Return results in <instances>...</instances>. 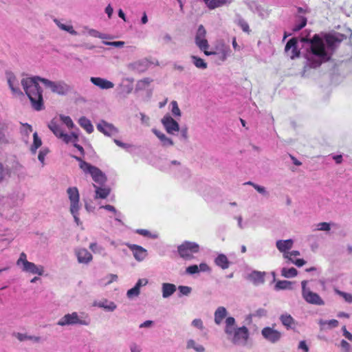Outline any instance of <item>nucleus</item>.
<instances>
[{"instance_id":"obj_1","label":"nucleus","mask_w":352,"mask_h":352,"mask_svg":"<svg viewBox=\"0 0 352 352\" xmlns=\"http://www.w3.org/2000/svg\"><path fill=\"white\" fill-rule=\"evenodd\" d=\"M345 38L344 34L338 32L326 34L324 38L317 34L311 39L302 38V41L307 43L309 46L305 55V67L316 68L322 63L329 60L333 52Z\"/></svg>"},{"instance_id":"obj_2","label":"nucleus","mask_w":352,"mask_h":352,"mask_svg":"<svg viewBox=\"0 0 352 352\" xmlns=\"http://www.w3.org/2000/svg\"><path fill=\"white\" fill-rule=\"evenodd\" d=\"M38 81L58 95H66L72 90L71 87L63 80L55 82L38 76L23 78L21 85L30 99L32 108L36 111L44 109L43 91L38 85Z\"/></svg>"},{"instance_id":"obj_3","label":"nucleus","mask_w":352,"mask_h":352,"mask_svg":"<svg viewBox=\"0 0 352 352\" xmlns=\"http://www.w3.org/2000/svg\"><path fill=\"white\" fill-rule=\"evenodd\" d=\"M224 331L228 338L236 345H245L249 338L248 329L245 326L236 327V320L232 316L226 318Z\"/></svg>"},{"instance_id":"obj_4","label":"nucleus","mask_w":352,"mask_h":352,"mask_svg":"<svg viewBox=\"0 0 352 352\" xmlns=\"http://www.w3.org/2000/svg\"><path fill=\"white\" fill-rule=\"evenodd\" d=\"M72 157L79 162L80 168L85 174L91 175L92 179L95 183L100 186H104L107 182V177L100 168L86 162L85 161L82 160L81 157L75 155H73Z\"/></svg>"},{"instance_id":"obj_5","label":"nucleus","mask_w":352,"mask_h":352,"mask_svg":"<svg viewBox=\"0 0 352 352\" xmlns=\"http://www.w3.org/2000/svg\"><path fill=\"white\" fill-rule=\"evenodd\" d=\"M47 126L57 138L66 144L78 141V134L76 132L73 131L70 134L64 132L62 124L58 117L53 118L48 123Z\"/></svg>"},{"instance_id":"obj_6","label":"nucleus","mask_w":352,"mask_h":352,"mask_svg":"<svg viewBox=\"0 0 352 352\" xmlns=\"http://www.w3.org/2000/svg\"><path fill=\"white\" fill-rule=\"evenodd\" d=\"M91 323L90 318L84 314L79 315L77 312L67 314L63 316L57 322L61 327L69 325H84L88 326Z\"/></svg>"},{"instance_id":"obj_7","label":"nucleus","mask_w":352,"mask_h":352,"mask_svg":"<svg viewBox=\"0 0 352 352\" xmlns=\"http://www.w3.org/2000/svg\"><path fill=\"white\" fill-rule=\"evenodd\" d=\"M199 249L197 243L186 241L177 247V252L182 258L191 260L194 258L193 254L198 253Z\"/></svg>"},{"instance_id":"obj_8","label":"nucleus","mask_w":352,"mask_h":352,"mask_svg":"<svg viewBox=\"0 0 352 352\" xmlns=\"http://www.w3.org/2000/svg\"><path fill=\"white\" fill-rule=\"evenodd\" d=\"M307 280H302L301 282L302 286V296L303 299L309 304L316 305H324V301L320 298V296L311 291V289L307 287Z\"/></svg>"},{"instance_id":"obj_9","label":"nucleus","mask_w":352,"mask_h":352,"mask_svg":"<svg viewBox=\"0 0 352 352\" xmlns=\"http://www.w3.org/2000/svg\"><path fill=\"white\" fill-rule=\"evenodd\" d=\"M206 30L203 25H199L195 35V43L198 47L204 51L207 56L215 54V52H208L209 44L206 38Z\"/></svg>"},{"instance_id":"obj_10","label":"nucleus","mask_w":352,"mask_h":352,"mask_svg":"<svg viewBox=\"0 0 352 352\" xmlns=\"http://www.w3.org/2000/svg\"><path fill=\"white\" fill-rule=\"evenodd\" d=\"M162 124L169 134L174 135L176 132L179 131V125L170 115H165L162 120Z\"/></svg>"},{"instance_id":"obj_11","label":"nucleus","mask_w":352,"mask_h":352,"mask_svg":"<svg viewBox=\"0 0 352 352\" xmlns=\"http://www.w3.org/2000/svg\"><path fill=\"white\" fill-rule=\"evenodd\" d=\"M261 334L266 340L271 343L278 342L282 337V333L280 331L270 327L263 328Z\"/></svg>"},{"instance_id":"obj_12","label":"nucleus","mask_w":352,"mask_h":352,"mask_svg":"<svg viewBox=\"0 0 352 352\" xmlns=\"http://www.w3.org/2000/svg\"><path fill=\"white\" fill-rule=\"evenodd\" d=\"M96 127L100 132L108 137H112L118 133V129L113 124L104 120L98 122Z\"/></svg>"},{"instance_id":"obj_13","label":"nucleus","mask_w":352,"mask_h":352,"mask_svg":"<svg viewBox=\"0 0 352 352\" xmlns=\"http://www.w3.org/2000/svg\"><path fill=\"white\" fill-rule=\"evenodd\" d=\"M67 192L70 201V212H74L76 208H80L78 190L76 187H69L67 188Z\"/></svg>"},{"instance_id":"obj_14","label":"nucleus","mask_w":352,"mask_h":352,"mask_svg":"<svg viewBox=\"0 0 352 352\" xmlns=\"http://www.w3.org/2000/svg\"><path fill=\"white\" fill-rule=\"evenodd\" d=\"M125 245L131 250L135 259L139 262L144 260L148 255L147 250L140 245L129 243Z\"/></svg>"},{"instance_id":"obj_15","label":"nucleus","mask_w":352,"mask_h":352,"mask_svg":"<svg viewBox=\"0 0 352 352\" xmlns=\"http://www.w3.org/2000/svg\"><path fill=\"white\" fill-rule=\"evenodd\" d=\"M74 254L78 262L81 264L88 265L93 259L92 254L85 248H76Z\"/></svg>"},{"instance_id":"obj_16","label":"nucleus","mask_w":352,"mask_h":352,"mask_svg":"<svg viewBox=\"0 0 352 352\" xmlns=\"http://www.w3.org/2000/svg\"><path fill=\"white\" fill-rule=\"evenodd\" d=\"M18 205L13 197H0V216H7V210Z\"/></svg>"},{"instance_id":"obj_17","label":"nucleus","mask_w":352,"mask_h":352,"mask_svg":"<svg viewBox=\"0 0 352 352\" xmlns=\"http://www.w3.org/2000/svg\"><path fill=\"white\" fill-rule=\"evenodd\" d=\"M6 77L8 84L12 92L16 95H23V92L19 87V82L16 77L11 72H7Z\"/></svg>"},{"instance_id":"obj_18","label":"nucleus","mask_w":352,"mask_h":352,"mask_svg":"<svg viewBox=\"0 0 352 352\" xmlns=\"http://www.w3.org/2000/svg\"><path fill=\"white\" fill-rule=\"evenodd\" d=\"M148 61L146 59H142L129 63L127 67L131 71L142 73L148 69Z\"/></svg>"},{"instance_id":"obj_19","label":"nucleus","mask_w":352,"mask_h":352,"mask_svg":"<svg viewBox=\"0 0 352 352\" xmlns=\"http://www.w3.org/2000/svg\"><path fill=\"white\" fill-rule=\"evenodd\" d=\"M21 270L25 272L31 273L32 274L43 275L44 268L42 265H36L32 262H25L24 265L21 267Z\"/></svg>"},{"instance_id":"obj_20","label":"nucleus","mask_w":352,"mask_h":352,"mask_svg":"<svg viewBox=\"0 0 352 352\" xmlns=\"http://www.w3.org/2000/svg\"><path fill=\"white\" fill-rule=\"evenodd\" d=\"M285 51L292 59L298 56L299 52L297 50V38H292L289 40L285 45Z\"/></svg>"},{"instance_id":"obj_21","label":"nucleus","mask_w":352,"mask_h":352,"mask_svg":"<svg viewBox=\"0 0 352 352\" xmlns=\"http://www.w3.org/2000/svg\"><path fill=\"white\" fill-rule=\"evenodd\" d=\"M90 81L101 89H110L114 87V84L105 78L91 77Z\"/></svg>"},{"instance_id":"obj_22","label":"nucleus","mask_w":352,"mask_h":352,"mask_svg":"<svg viewBox=\"0 0 352 352\" xmlns=\"http://www.w3.org/2000/svg\"><path fill=\"white\" fill-rule=\"evenodd\" d=\"M265 272L259 271H253L248 276V279L251 281L254 285H258L264 283Z\"/></svg>"},{"instance_id":"obj_23","label":"nucleus","mask_w":352,"mask_h":352,"mask_svg":"<svg viewBox=\"0 0 352 352\" xmlns=\"http://www.w3.org/2000/svg\"><path fill=\"white\" fill-rule=\"evenodd\" d=\"M93 186L95 188V195L94 199H106L111 192L110 188L107 186H98L95 184H93Z\"/></svg>"},{"instance_id":"obj_24","label":"nucleus","mask_w":352,"mask_h":352,"mask_svg":"<svg viewBox=\"0 0 352 352\" xmlns=\"http://www.w3.org/2000/svg\"><path fill=\"white\" fill-rule=\"evenodd\" d=\"M153 133L158 138V139L160 140L161 145L163 147H169L172 146L174 144V142L173 140L168 137H167L164 133L162 132L153 129L152 130Z\"/></svg>"},{"instance_id":"obj_25","label":"nucleus","mask_w":352,"mask_h":352,"mask_svg":"<svg viewBox=\"0 0 352 352\" xmlns=\"http://www.w3.org/2000/svg\"><path fill=\"white\" fill-rule=\"evenodd\" d=\"M228 311L224 307H219L214 314V321L217 325H220L223 320L227 318Z\"/></svg>"},{"instance_id":"obj_26","label":"nucleus","mask_w":352,"mask_h":352,"mask_svg":"<svg viewBox=\"0 0 352 352\" xmlns=\"http://www.w3.org/2000/svg\"><path fill=\"white\" fill-rule=\"evenodd\" d=\"M177 290L175 285L169 283L162 284V295L164 298H170Z\"/></svg>"},{"instance_id":"obj_27","label":"nucleus","mask_w":352,"mask_h":352,"mask_svg":"<svg viewBox=\"0 0 352 352\" xmlns=\"http://www.w3.org/2000/svg\"><path fill=\"white\" fill-rule=\"evenodd\" d=\"M318 324L321 331H327L337 327L339 324V322L336 319L329 320L320 319L318 321Z\"/></svg>"},{"instance_id":"obj_28","label":"nucleus","mask_w":352,"mask_h":352,"mask_svg":"<svg viewBox=\"0 0 352 352\" xmlns=\"http://www.w3.org/2000/svg\"><path fill=\"white\" fill-rule=\"evenodd\" d=\"M14 337L21 342L30 340L34 343H39L42 341V338L39 336H30L27 333H16Z\"/></svg>"},{"instance_id":"obj_29","label":"nucleus","mask_w":352,"mask_h":352,"mask_svg":"<svg viewBox=\"0 0 352 352\" xmlns=\"http://www.w3.org/2000/svg\"><path fill=\"white\" fill-rule=\"evenodd\" d=\"M294 241L292 239L287 240H278L276 243V248L278 250L285 253L289 250H290L293 246Z\"/></svg>"},{"instance_id":"obj_30","label":"nucleus","mask_w":352,"mask_h":352,"mask_svg":"<svg viewBox=\"0 0 352 352\" xmlns=\"http://www.w3.org/2000/svg\"><path fill=\"white\" fill-rule=\"evenodd\" d=\"M94 305L102 308L107 311H113L117 307L116 305L113 302L109 301L107 299L95 302Z\"/></svg>"},{"instance_id":"obj_31","label":"nucleus","mask_w":352,"mask_h":352,"mask_svg":"<svg viewBox=\"0 0 352 352\" xmlns=\"http://www.w3.org/2000/svg\"><path fill=\"white\" fill-rule=\"evenodd\" d=\"M232 1V0H204L207 7L210 10L230 3Z\"/></svg>"},{"instance_id":"obj_32","label":"nucleus","mask_w":352,"mask_h":352,"mask_svg":"<svg viewBox=\"0 0 352 352\" xmlns=\"http://www.w3.org/2000/svg\"><path fill=\"white\" fill-rule=\"evenodd\" d=\"M214 263L223 270L230 267V262L228 257L223 254H219L214 259Z\"/></svg>"},{"instance_id":"obj_33","label":"nucleus","mask_w":352,"mask_h":352,"mask_svg":"<svg viewBox=\"0 0 352 352\" xmlns=\"http://www.w3.org/2000/svg\"><path fill=\"white\" fill-rule=\"evenodd\" d=\"M78 124L83 128L88 133H91L94 131V126L91 121L86 117L82 116L78 120Z\"/></svg>"},{"instance_id":"obj_34","label":"nucleus","mask_w":352,"mask_h":352,"mask_svg":"<svg viewBox=\"0 0 352 352\" xmlns=\"http://www.w3.org/2000/svg\"><path fill=\"white\" fill-rule=\"evenodd\" d=\"M186 349H194L196 352H205L203 345L197 343L193 339H189L186 342Z\"/></svg>"},{"instance_id":"obj_35","label":"nucleus","mask_w":352,"mask_h":352,"mask_svg":"<svg viewBox=\"0 0 352 352\" xmlns=\"http://www.w3.org/2000/svg\"><path fill=\"white\" fill-rule=\"evenodd\" d=\"M54 22L60 30L66 31V32H69V34H71L72 35H77L78 34L77 32L74 30V28L72 25L63 24L57 19H54Z\"/></svg>"},{"instance_id":"obj_36","label":"nucleus","mask_w":352,"mask_h":352,"mask_svg":"<svg viewBox=\"0 0 352 352\" xmlns=\"http://www.w3.org/2000/svg\"><path fill=\"white\" fill-rule=\"evenodd\" d=\"M293 283L289 280H278L275 285L276 290L292 289Z\"/></svg>"},{"instance_id":"obj_37","label":"nucleus","mask_w":352,"mask_h":352,"mask_svg":"<svg viewBox=\"0 0 352 352\" xmlns=\"http://www.w3.org/2000/svg\"><path fill=\"white\" fill-rule=\"evenodd\" d=\"M297 274L298 271L294 267H283L281 270V275L287 278L295 277L296 276H297Z\"/></svg>"},{"instance_id":"obj_38","label":"nucleus","mask_w":352,"mask_h":352,"mask_svg":"<svg viewBox=\"0 0 352 352\" xmlns=\"http://www.w3.org/2000/svg\"><path fill=\"white\" fill-rule=\"evenodd\" d=\"M152 82V80L149 78H145L142 80H140L138 81L136 86H135V90L136 91H141L146 89L150 83Z\"/></svg>"},{"instance_id":"obj_39","label":"nucleus","mask_w":352,"mask_h":352,"mask_svg":"<svg viewBox=\"0 0 352 352\" xmlns=\"http://www.w3.org/2000/svg\"><path fill=\"white\" fill-rule=\"evenodd\" d=\"M280 320L282 324L285 326L287 329L291 328L292 325L294 324V320L293 318L289 314H283L280 317Z\"/></svg>"},{"instance_id":"obj_40","label":"nucleus","mask_w":352,"mask_h":352,"mask_svg":"<svg viewBox=\"0 0 352 352\" xmlns=\"http://www.w3.org/2000/svg\"><path fill=\"white\" fill-rule=\"evenodd\" d=\"M191 59L196 67L202 69L207 68V63L202 58L193 55L191 56Z\"/></svg>"},{"instance_id":"obj_41","label":"nucleus","mask_w":352,"mask_h":352,"mask_svg":"<svg viewBox=\"0 0 352 352\" xmlns=\"http://www.w3.org/2000/svg\"><path fill=\"white\" fill-rule=\"evenodd\" d=\"M85 30H87L88 34L91 36L96 37V38H100L102 39L109 38V36L107 34L100 33V32H98L96 30L90 29V28H88L87 27H85Z\"/></svg>"},{"instance_id":"obj_42","label":"nucleus","mask_w":352,"mask_h":352,"mask_svg":"<svg viewBox=\"0 0 352 352\" xmlns=\"http://www.w3.org/2000/svg\"><path fill=\"white\" fill-rule=\"evenodd\" d=\"M60 120L61 124H64L69 129H73L75 125L69 116L60 115L58 118Z\"/></svg>"},{"instance_id":"obj_43","label":"nucleus","mask_w":352,"mask_h":352,"mask_svg":"<svg viewBox=\"0 0 352 352\" xmlns=\"http://www.w3.org/2000/svg\"><path fill=\"white\" fill-rule=\"evenodd\" d=\"M34 142L32 145L31 146L30 150L32 153H35L38 148H39L42 144L41 140L38 138L36 132L33 134Z\"/></svg>"},{"instance_id":"obj_44","label":"nucleus","mask_w":352,"mask_h":352,"mask_svg":"<svg viewBox=\"0 0 352 352\" xmlns=\"http://www.w3.org/2000/svg\"><path fill=\"white\" fill-rule=\"evenodd\" d=\"M299 23L296 24L293 28L294 32H298L303 28L307 24V19L305 16H299L298 17Z\"/></svg>"},{"instance_id":"obj_45","label":"nucleus","mask_w":352,"mask_h":352,"mask_svg":"<svg viewBox=\"0 0 352 352\" xmlns=\"http://www.w3.org/2000/svg\"><path fill=\"white\" fill-rule=\"evenodd\" d=\"M177 289H178L179 294L178 295L179 297L182 296H189L192 292V288L188 286L179 285Z\"/></svg>"},{"instance_id":"obj_46","label":"nucleus","mask_w":352,"mask_h":352,"mask_svg":"<svg viewBox=\"0 0 352 352\" xmlns=\"http://www.w3.org/2000/svg\"><path fill=\"white\" fill-rule=\"evenodd\" d=\"M236 23L238 25H239L243 32L249 33L250 32V28L248 23L240 16H238Z\"/></svg>"},{"instance_id":"obj_47","label":"nucleus","mask_w":352,"mask_h":352,"mask_svg":"<svg viewBox=\"0 0 352 352\" xmlns=\"http://www.w3.org/2000/svg\"><path fill=\"white\" fill-rule=\"evenodd\" d=\"M136 233L153 239L158 238V235L157 234H152L148 230L144 229H138L136 230Z\"/></svg>"},{"instance_id":"obj_48","label":"nucleus","mask_w":352,"mask_h":352,"mask_svg":"<svg viewBox=\"0 0 352 352\" xmlns=\"http://www.w3.org/2000/svg\"><path fill=\"white\" fill-rule=\"evenodd\" d=\"M140 293V289L135 285L133 288L127 291L126 296L129 298H133L134 297L138 296Z\"/></svg>"},{"instance_id":"obj_49","label":"nucleus","mask_w":352,"mask_h":352,"mask_svg":"<svg viewBox=\"0 0 352 352\" xmlns=\"http://www.w3.org/2000/svg\"><path fill=\"white\" fill-rule=\"evenodd\" d=\"M267 311L263 308H259L257 310H256L254 313L250 314L251 317L254 318H262L265 317L267 316Z\"/></svg>"},{"instance_id":"obj_50","label":"nucleus","mask_w":352,"mask_h":352,"mask_svg":"<svg viewBox=\"0 0 352 352\" xmlns=\"http://www.w3.org/2000/svg\"><path fill=\"white\" fill-rule=\"evenodd\" d=\"M316 230L320 231L328 232L331 230V225L329 223L321 222L316 225Z\"/></svg>"},{"instance_id":"obj_51","label":"nucleus","mask_w":352,"mask_h":352,"mask_svg":"<svg viewBox=\"0 0 352 352\" xmlns=\"http://www.w3.org/2000/svg\"><path fill=\"white\" fill-rule=\"evenodd\" d=\"M170 104L172 106L171 111L173 115L178 117L181 116V111L178 107L177 102L173 100L171 102Z\"/></svg>"},{"instance_id":"obj_52","label":"nucleus","mask_w":352,"mask_h":352,"mask_svg":"<svg viewBox=\"0 0 352 352\" xmlns=\"http://www.w3.org/2000/svg\"><path fill=\"white\" fill-rule=\"evenodd\" d=\"M11 142V139L9 136L2 130H0V144H9Z\"/></svg>"},{"instance_id":"obj_53","label":"nucleus","mask_w":352,"mask_h":352,"mask_svg":"<svg viewBox=\"0 0 352 352\" xmlns=\"http://www.w3.org/2000/svg\"><path fill=\"white\" fill-rule=\"evenodd\" d=\"M89 249L94 252V253H102L104 251V248L98 245L96 243H91L89 245Z\"/></svg>"},{"instance_id":"obj_54","label":"nucleus","mask_w":352,"mask_h":352,"mask_svg":"<svg viewBox=\"0 0 352 352\" xmlns=\"http://www.w3.org/2000/svg\"><path fill=\"white\" fill-rule=\"evenodd\" d=\"M199 272V267H198V265H190L188 267H186V273L188 274L192 275V274H197Z\"/></svg>"},{"instance_id":"obj_55","label":"nucleus","mask_w":352,"mask_h":352,"mask_svg":"<svg viewBox=\"0 0 352 352\" xmlns=\"http://www.w3.org/2000/svg\"><path fill=\"white\" fill-rule=\"evenodd\" d=\"M103 43L115 47H122L124 45V41H103Z\"/></svg>"},{"instance_id":"obj_56","label":"nucleus","mask_w":352,"mask_h":352,"mask_svg":"<svg viewBox=\"0 0 352 352\" xmlns=\"http://www.w3.org/2000/svg\"><path fill=\"white\" fill-rule=\"evenodd\" d=\"M191 324L199 330H203L204 328L203 321L200 318L194 319Z\"/></svg>"},{"instance_id":"obj_57","label":"nucleus","mask_w":352,"mask_h":352,"mask_svg":"<svg viewBox=\"0 0 352 352\" xmlns=\"http://www.w3.org/2000/svg\"><path fill=\"white\" fill-rule=\"evenodd\" d=\"M25 262H29L27 260V256L24 252L21 253L19 259L16 261V265L19 266L20 267H23L24 265V263Z\"/></svg>"},{"instance_id":"obj_58","label":"nucleus","mask_w":352,"mask_h":352,"mask_svg":"<svg viewBox=\"0 0 352 352\" xmlns=\"http://www.w3.org/2000/svg\"><path fill=\"white\" fill-rule=\"evenodd\" d=\"M180 131V139L184 142H187L188 139L187 127H182Z\"/></svg>"},{"instance_id":"obj_59","label":"nucleus","mask_w":352,"mask_h":352,"mask_svg":"<svg viewBox=\"0 0 352 352\" xmlns=\"http://www.w3.org/2000/svg\"><path fill=\"white\" fill-rule=\"evenodd\" d=\"M48 153V150L47 149H41L40 151H39V153H38V160L41 162L42 165L43 166L45 164V157L46 156V155Z\"/></svg>"},{"instance_id":"obj_60","label":"nucleus","mask_w":352,"mask_h":352,"mask_svg":"<svg viewBox=\"0 0 352 352\" xmlns=\"http://www.w3.org/2000/svg\"><path fill=\"white\" fill-rule=\"evenodd\" d=\"M100 208H104L108 211H110L111 212H113L115 214H118L119 216H121V214L117 211V210L116 209V208L113 206H111V205H104V206H100Z\"/></svg>"},{"instance_id":"obj_61","label":"nucleus","mask_w":352,"mask_h":352,"mask_svg":"<svg viewBox=\"0 0 352 352\" xmlns=\"http://www.w3.org/2000/svg\"><path fill=\"white\" fill-rule=\"evenodd\" d=\"M338 294L343 297L344 300L349 303L352 302V295L348 293H345L343 292L338 291Z\"/></svg>"},{"instance_id":"obj_62","label":"nucleus","mask_w":352,"mask_h":352,"mask_svg":"<svg viewBox=\"0 0 352 352\" xmlns=\"http://www.w3.org/2000/svg\"><path fill=\"white\" fill-rule=\"evenodd\" d=\"M153 324H154V322L153 320H146L144 322L141 323L139 325V328L140 329L151 328L153 326Z\"/></svg>"},{"instance_id":"obj_63","label":"nucleus","mask_w":352,"mask_h":352,"mask_svg":"<svg viewBox=\"0 0 352 352\" xmlns=\"http://www.w3.org/2000/svg\"><path fill=\"white\" fill-rule=\"evenodd\" d=\"M289 261L296 265L298 267H301L306 263V261L302 258H298L294 260L292 258H289Z\"/></svg>"},{"instance_id":"obj_64","label":"nucleus","mask_w":352,"mask_h":352,"mask_svg":"<svg viewBox=\"0 0 352 352\" xmlns=\"http://www.w3.org/2000/svg\"><path fill=\"white\" fill-rule=\"evenodd\" d=\"M298 348V349L302 350L304 352H309V346L305 340H302L299 342Z\"/></svg>"}]
</instances>
